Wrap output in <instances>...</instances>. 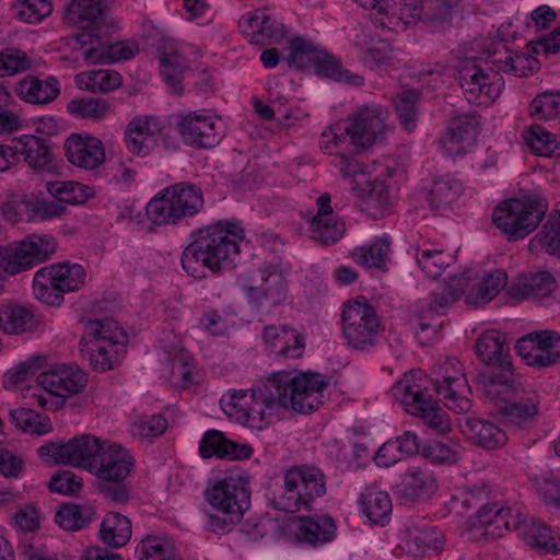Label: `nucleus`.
<instances>
[{
	"mask_svg": "<svg viewBox=\"0 0 560 560\" xmlns=\"http://www.w3.org/2000/svg\"><path fill=\"white\" fill-rule=\"evenodd\" d=\"M328 386L325 375L313 372L293 374L272 373L248 390H232L220 399L221 409L236 421L262 430L278 417L280 410L291 408L299 413H312L323 404V392Z\"/></svg>",
	"mask_w": 560,
	"mask_h": 560,
	"instance_id": "1",
	"label": "nucleus"
},
{
	"mask_svg": "<svg viewBox=\"0 0 560 560\" xmlns=\"http://www.w3.org/2000/svg\"><path fill=\"white\" fill-rule=\"evenodd\" d=\"M243 229L233 222H217L195 230L182 253V267L191 277L201 279L206 270L218 273L232 268L240 255Z\"/></svg>",
	"mask_w": 560,
	"mask_h": 560,
	"instance_id": "2",
	"label": "nucleus"
},
{
	"mask_svg": "<svg viewBox=\"0 0 560 560\" xmlns=\"http://www.w3.org/2000/svg\"><path fill=\"white\" fill-rule=\"evenodd\" d=\"M489 58L495 70L487 71L475 60L464 61L458 70V83L466 100L471 104H489L500 96L504 89L500 71L515 77H526L538 63L532 56L511 51L505 47L489 55Z\"/></svg>",
	"mask_w": 560,
	"mask_h": 560,
	"instance_id": "3",
	"label": "nucleus"
},
{
	"mask_svg": "<svg viewBox=\"0 0 560 560\" xmlns=\"http://www.w3.org/2000/svg\"><path fill=\"white\" fill-rule=\"evenodd\" d=\"M326 493L324 472L313 465L293 466L282 476V485L276 486L269 498L275 510L296 513Z\"/></svg>",
	"mask_w": 560,
	"mask_h": 560,
	"instance_id": "4",
	"label": "nucleus"
},
{
	"mask_svg": "<svg viewBox=\"0 0 560 560\" xmlns=\"http://www.w3.org/2000/svg\"><path fill=\"white\" fill-rule=\"evenodd\" d=\"M126 336L112 318L88 320L80 346L83 357L97 372H107L119 365L126 351Z\"/></svg>",
	"mask_w": 560,
	"mask_h": 560,
	"instance_id": "5",
	"label": "nucleus"
},
{
	"mask_svg": "<svg viewBox=\"0 0 560 560\" xmlns=\"http://www.w3.org/2000/svg\"><path fill=\"white\" fill-rule=\"evenodd\" d=\"M423 376L420 370L404 374L393 386L392 394L407 412L420 418L427 427L438 433L448 432L451 430L448 416L421 383Z\"/></svg>",
	"mask_w": 560,
	"mask_h": 560,
	"instance_id": "6",
	"label": "nucleus"
},
{
	"mask_svg": "<svg viewBox=\"0 0 560 560\" xmlns=\"http://www.w3.org/2000/svg\"><path fill=\"white\" fill-rule=\"evenodd\" d=\"M203 205L200 187L183 182L162 189L148 202L145 211L153 224H176L200 212Z\"/></svg>",
	"mask_w": 560,
	"mask_h": 560,
	"instance_id": "7",
	"label": "nucleus"
},
{
	"mask_svg": "<svg viewBox=\"0 0 560 560\" xmlns=\"http://www.w3.org/2000/svg\"><path fill=\"white\" fill-rule=\"evenodd\" d=\"M37 384L43 393L33 392V404L42 409L58 410L63 407L67 398L82 393L88 385V374L75 363H63L51 366L37 376Z\"/></svg>",
	"mask_w": 560,
	"mask_h": 560,
	"instance_id": "8",
	"label": "nucleus"
},
{
	"mask_svg": "<svg viewBox=\"0 0 560 560\" xmlns=\"http://www.w3.org/2000/svg\"><path fill=\"white\" fill-rule=\"evenodd\" d=\"M341 324L342 337L352 350L369 351L376 346L381 334V319L364 296L345 304Z\"/></svg>",
	"mask_w": 560,
	"mask_h": 560,
	"instance_id": "9",
	"label": "nucleus"
},
{
	"mask_svg": "<svg viewBox=\"0 0 560 560\" xmlns=\"http://www.w3.org/2000/svg\"><path fill=\"white\" fill-rule=\"evenodd\" d=\"M547 205L541 199H511L499 205L492 214L493 224L510 241H517L530 234L542 221Z\"/></svg>",
	"mask_w": 560,
	"mask_h": 560,
	"instance_id": "10",
	"label": "nucleus"
},
{
	"mask_svg": "<svg viewBox=\"0 0 560 560\" xmlns=\"http://www.w3.org/2000/svg\"><path fill=\"white\" fill-rule=\"evenodd\" d=\"M85 270L79 264L63 261L40 268L34 275L35 296L49 305H59L63 294L78 291L85 281Z\"/></svg>",
	"mask_w": 560,
	"mask_h": 560,
	"instance_id": "11",
	"label": "nucleus"
},
{
	"mask_svg": "<svg viewBox=\"0 0 560 560\" xmlns=\"http://www.w3.org/2000/svg\"><path fill=\"white\" fill-rule=\"evenodd\" d=\"M57 241L47 234H31L19 243L0 246V267L10 276L19 275L49 259Z\"/></svg>",
	"mask_w": 560,
	"mask_h": 560,
	"instance_id": "12",
	"label": "nucleus"
},
{
	"mask_svg": "<svg viewBox=\"0 0 560 560\" xmlns=\"http://www.w3.org/2000/svg\"><path fill=\"white\" fill-rule=\"evenodd\" d=\"M107 441L91 434L74 436L65 444L49 443L38 448V455L47 463L82 467L91 472Z\"/></svg>",
	"mask_w": 560,
	"mask_h": 560,
	"instance_id": "13",
	"label": "nucleus"
},
{
	"mask_svg": "<svg viewBox=\"0 0 560 560\" xmlns=\"http://www.w3.org/2000/svg\"><path fill=\"white\" fill-rule=\"evenodd\" d=\"M433 385L445 406L455 412H467L471 408L468 398L470 387L457 359H446L433 369Z\"/></svg>",
	"mask_w": 560,
	"mask_h": 560,
	"instance_id": "14",
	"label": "nucleus"
},
{
	"mask_svg": "<svg viewBox=\"0 0 560 560\" xmlns=\"http://www.w3.org/2000/svg\"><path fill=\"white\" fill-rule=\"evenodd\" d=\"M387 113L380 106L364 105L347 118L345 132L357 149H366L382 142L389 132Z\"/></svg>",
	"mask_w": 560,
	"mask_h": 560,
	"instance_id": "15",
	"label": "nucleus"
},
{
	"mask_svg": "<svg viewBox=\"0 0 560 560\" xmlns=\"http://www.w3.org/2000/svg\"><path fill=\"white\" fill-rule=\"evenodd\" d=\"M207 501L218 512L242 515L249 506L248 482L241 476H229L206 491Z\"/></svg>",
	"mask_w": 560,
	"mask_h": 560,
	"instance_id": "16",
	"label": "nucleus"
},
{
	"mask_svg": "<svg viewBox=\"0 0 560 560\" xmlns=\"http://www.w3.org/2000/svg\"><path fill=\"white\" fill-rule=\"evenodd\" d=\"M528 365L546 368L560 362V334L555 330L529 332L515 346Z\"/></svg>",
	"mask_w": 560,
	"mask_h": 560,
	"instance_id": "17",
	"label": "nucleus"
},
{
	"mask_svg": "<svg viewBox=\"0 0 560 560\" xmlns=\"http://www.w3.org/2000/svg\"><path fill=\"white\" fill-rule=\"evenodd\" d=\"M259 271L260 284L252 285L248 294L258 311L269 313L287 299V287L279 262L264 264Z\"/></svg>",
	"mask_w": 560,
	"mask_h": 560,
	"instance_id": "18",
	"label": "nucleus"
},
{
	"mask_svg": "<svg viewBox=\"0 0 560 560\" xmlns=\"http://www.w3.org/2000/svg\"><path fill=\"white\" fill-rule=\"evenodd\" d=\"M175 128L183 141L197 148H213L220 140L218 121L211 115L190 112L177 116Z\"/></svg>",
	"mask_w": 560,
	"mask_h": 560,
	"instance_id": "19",
	"label": "nucleus"
},
{
	"mask_svg": "<svg viewBox=\"0 0 560 560\" xmlns=\"http://www.w3.org/2000/svg\"><path fill=\"white\" fill-rule=\"evenodd\" d=\"M479 130V118L472 114L457 115L450 119L440 145L450 156H462L474 145Z\"/></svg>",
	"mask_w": 560,
	"mask_h": 560,
	"instance_id": "20",
	"label": "nucleus"
},
{
	"mask_svg": "<svg viewBox=\"0 0 560 560\" xmlns=\"http://www.w3.org/2000/svg\"><path fill=\"white\" fill-rule=\"evenodd\" d=\"M289 530L299 544L318 547L336 538L337 525L327 514L298 516L288 524Z\"/></svg>",
	"mask_w": 560,
	"mask_h": 560,
	"instance_id": "21",
	"label": "nucleus"
},
{
	"mask_svg": "<svg viewBox=\"0 0 560 560\" xmlns=\"http://www.w3.org/2000/svg\"><path fill=\"white\" fill-rule=\"evenodd\" d=\"M133 464V458L126 448L107 441L93 464L91 474L96 476L98 482H119L128 477Z\"/></svg>",
	"mask_w": 560,
	"mask_h": 560,
	"instance_id": "22",
	"label": "nucleus"
},
{
	"mask_svg": "<svg viewBox=\"0 0 560 560\" xmlns=\"http://www.w3.org/2000/svg\"><path fill=\"white\" fill-rule=\"evenodd\" d=\"M240 28L255 45H270L288 34L284 24L267 10H256L240 20Z\"/></svg>",
	"mask_w": 560,
	"mask_h": 560,
	"instance_id": "23",
	"label": "nucleus"
},
{
	"mask_svg": "<svg viewBox=\"0 0 560 560\" xmlns=\"http://www.w3.org/2000/svg\"><path fill=\"white\" fill-rule=\"evenodd\" d=\"M343 131L345 128L339 125L324 130L320 135L319 147L325 153L334 155L331 163L339 167L345 177H355L362 173V167L351 152H346L348 144L351 143Z\"/></svg>",
	"mask_w": 560,
	"mask_h": 560,
	"instance_id": "24",
	"label": "nucleus"
},
{
	"mask_svg": "<svg viewBox=\"0 0 560 560\" xmlns=\"http://www.w3.org/2000/svg\"><path fill=\"white\" fill-rule=\"evenodd\" d=\"M68 161L81 168L94 170L105 161L103 142L92 136L72 133L65 142Z\"/></svg>",
	"mask_w": 560,
	"mask_h": 560,
	"instance_id": "25",
	"label": "nucleus"
},
{
	"mask_svg": "<svg viewBox=\"0 0 560 560\" xmlns=\"http://www.w3.org/2000/svg\"><path fill=\"white\" fill-rule=\"evenodd\" d=\"M477 385L491 400L502 401L504 405L526 392H532L509 370L492 375H478Z\"/></svg>",
	"mask_w": 560,
	"mask_h": 560,
	"instance_id": "26",
	"label": "nucleus"
},
{
	"mask_svg": "<svg viewBox=\"0 0 560 560\" xmlns=\"http://www.w3.org/2000/svg\"><path fill=\"white\" fill-rule=\"evenodd\" d=\"M199 454L202 458L213 456L221 459H245L249 458L253 450L249 445L237 444L225 438L219 430H208L199 442Z\"/></svg>",
	"mask_w": 560,
	"mask_h": 560,
	"instance_id": "27",
	"label": "nucleus"
},
{
	"mask_svg": "<svg viewBox=\"0 0 560 560\" xmlns=\"http://www.w3.org/2000/svg\"><path fill=\"white\" fill-rule=\"evenodd\" d=\"M475 351L483 363L495 365L502 371L510 370L512 365L505 336L500 331L487 330L479 336L475 343Z\"/></svg>",
	"mask_w": 560,
	"mask_h": 560,
	"instance_id": "28",
	"label": "nucleus"
},
{
	"mask_svg": "<svg viewBox=\"0 0 560 560\" xmlns=\"http://www.w3.org/2000/svg\"><path fill=\"white\" fill-rule=\"evenodd\" d=\"M504 420L517 428L524 429L533 425L538 419V395L532 390L509 401L500 408Z\"/></svg>",
	"mask_w": 560,
	"mask_h": 560,
	"instance_id": "29",
	"label": "nucleus"
},
{
	"mask_svg": "<svg viewBox=\"0 0 560 560\" xmlns=\"http://www.w3.org/2000/svg\"><path fill=\"white\" fill-rule=\"evenodd\" d=\"M19 156L35 172L52 170V154L48 141L33 135H23L15 139Z\"/></svg>",
	"mask_w": 560,
	"mask_h": 560,
	"instance_id": "30",
	"label": "nucleus"
},
{
	"mask_svg": "<svg viewBox=\"0 0 560 560\" xmlns=\"http://www.w3.org/2000/svg\"><path fill=\"white\" fill-rule=\"evenodd\" d=\"M38 320L32 306L19 303L0 305V330L7 335H22L36 329Z\"/></svg>",
	"mask_w": 560,
	"mask_h": 560,
	"instance_id": "31",
	"label": "nucleus"
},
{
	"mask_svg": "<svg viewBox=\"0 0 560 560\" xmlns=\"http://www.w3.org/2000/svg\"><path fill=\"white\" fill-rule=\"evenodd\" d=\"M462 429L472 443L487 450L499 448L508 441L504 430L491 421L468 417Z\"/></svg>",
	"mask_w": 560,
	"mask_h": 560,
	"instance_id": "32",
	"label": "nucleus"
},
{
	"mask_svg": "<svg viewBox=\"0 0 560 560\" xmlns=\"http://www.w3.org/2000/svg\"><path fill=\"white\" fill-rule=\"evenodd\" d=\"M104 5L102 0H71L66 9L63 19L81 30H94L101 23Z\"/></svg>",
	"mask_w": 560,
	"mask_h": 560,
	"instance_id": "33",
	"label": "nucleus"
},
{
	"mask_svg": "<svg viewBox=\"0 0 560 560\" xmlns=\"http://www.w3.org/2000/svg\"><path fill=\"white\" fill-rule=\"evenodd\" d=\"M267 351L284 359L301 358V347H285L288 341H296V329L290 325L266 326L261 334Z\"/></svg>",
	"mask_w": 560,
	"mask_h": 560,
	"instance_id": "34",
	"label": "nucleus"
},
{
	"mask_svg": "<svg viewBox=\"0 0 560 560\" xmlns=\"http://www.w3.org/2000/svg\"><path fill=\"white\" fill-rule=\"evenodd\" d=\"M60 93L59 82L50 77L39 80L36 77L27 75L16 86L18 96L32 104H47L52 102Z\"/></svg>",
	"mask_w": 560,
	"mask_h": 560,
	"instance_id": "35",
	"label": "nucleus"
},
{
	"mask_svg": "<svg viewBox=\"0 0 560 560\" xmlns=\"http://www.w3.org/2000/svg\"><path fill=\"white\" fill-rule=\"evenodd\" d=\"M556 288V280L548 271L521 276L510 288L513 298L530 299L548 296Z\"/></svg>",
	"mask_w": 560,
	"mask_h": 560,
	"instance_id": "36",
	"label": "nucleus"
},
{
	"mask_svg": "<svg viewBox=\"0 0 560 560\" xmlns=\"http://www.w3.org/2000/svg\"><path fill=\"white\" fill-rule=\"evenodd\" d=\"M528 247L530 252L545 250L560 257V202L549 213L542 229L530 240Z\"/></svg>",
	"mask_w": 560,
	"mask_h": 560,
	"instance_id": "37",
	"label": "nucleus"
},
{
	"mask_svg": "<svg viewBox=\"0 0 560 560\" xmlns=\"http://www.w3.org/2000/svg\"><path fill=\"white\" fill-rule=\"evenodd\" d=\"M526 544L545 553L560 552V536L548 524L539 518H532L523 530Z\"/></svg>",
	"mask_w": 560,
	"mask_h": 560,
	"instance_id": "38",
	"label": "nucleus"
},
{
	"mask_svg": "<svg viewBox=\"0 0 560 560\" xmlns=\"http://www.w3.org/2000/svg\"><path fill=\"white\" fill-rule=\"evenodd\" d=\"M100 537L112 548L125 546L131 538L130 520L118 512H109L102 521Z\"/></svg>",
	"mask_w": 560,
	"mask_h": 560,
	"instance_id": "39",
	"label": "nucleus"
},
{
	"mask_svg": "<svg viewBox=\"0 0 560 560\" xmlns=\"http://www.w3.org/2000/svg\"><path fill=\"white\" fill-rule=\"evenodd\" d=\"M361 511L373 524L388 522L393 504L387 492L368 489L361 494Z\"/></svg>",
	"mask_w": 560,
	"mask_h": 560,
	"instance_id": "40",
	"label": "nucleus"
},
{
	"mask_svg": "<svg viewBox=\"0 0 560 560\" xmlns=\"http://www.w3.org/2000/svg\"><path fill=\"white\" fill-rule=\"evenodd\" d=\"M390 243L387 238H378L369 245L357 247L352 252L353 260L365 268L387 269Z\"/></svg>",
	"mask_w": 560,
	"mask_h": 560,
	"instance_id": "41",
	"label": "nucleus"
},
{
	"mask_svg": "<svg viewBox=\"0 0 560 560\" xmlns=\"http://www.w3.org/2000/svg\"><path fill=\"white\" fill-rule=\"evenodd\" d=\"M46 189L59 203L80 205L93 196V189L72 180H49Z\"/></svg>",
	"mask_w": 560,
	"mask_h": 560,
	"instance_id": "42",
	"label": "nucleus"
},
{
	"mask_svg": "<svg viewBox=\"0 0 560 560\" xmlns=\"http://www.w3.org/2000/svg\"><path fill=\"white\" fill-rule=\"evenodd\" d=\"M458 0H424L421 2L423 19L433 32L447 27L453 19V9Z\"/></svg>",
	"mask_w": 560,
	"mask_h": 560,
	"instance_id": "43",
	"label": "nucleus"
},
{
	"mask_svg": "<svg viewBox=\"0 0 560 560\" xmlns=\"http://www.w3.org/2000/svg\"><path fill=\"white\" fill-rule=\"evenodd\" d=\"M161 74L174 92L182 90V81L185 71L188 69L187 59L177 50L163 51L159 56Z\"/></svg>",
	"mask_w": 560,
	"mask_h": 560,
	"instance_id": "44",
	"label": "nucleus"
},
{
	"mask_svg": "<svg viewBox=\"0 0 560 560\" xmlns=\"http://www.w3.org/2000/svg\"><path fill=\"white\" fill-rule=\"evenodd\" d=\"M194 359L180 350L170 358L163 368V377L174 386L185 387L192 382Z\"/></svg>",
	"mask_w": 560,
	"mask_h": 560,
	"instance_id": "45",
	"label": "nucleus"
},
{
	"mask_svg": "<svg viewBox=\"0 0 560 560\" xmlns=\"http://www.w3.org/2000/svg\"><path fill=\"white\" fill-rule=\"evenodd\" d=\"M435 487V479L431 472L421 468H411L402 477L400 493L415 500L431 493Z\"/></svg>",
	"mask_w": 560,
	"mask_h": 560,
	"instance_id": "46",
	"label": "nucleus"
},
{
	"mask_svg": "<svg viewBox=\"0 0 560 560\" xmlns=\"http://www.w3.org/2000/svg\"><path fill=\"white\" fill-rule=\"evenodd\" d=\"M413 250L419 268L430 278L440 277L448 266V256L429 243L418 244Z\"/></svg>",
	"mask_w": 560,
	"mask_h": 560,
	"instance_id": "47",
	"label": "nucleus"
},
{
	"mask_svg": "<svg viewBox=\"0 0 560 560\" xmlns=\"http://www.w3.org/2000/svg\"><path fill=\"white\" fill-rule=\"evenodd\" d=\"M122 78L114 70H93L78 75L77 83L81 89L92 93H108L121 85Z\"/></svg>",
	"mask_w": 560,
	"mask_h": 560,
	"instance_id": "48",
	"label": "nucleus"
},
{
	"mask_svg": "<svg viewBox=\"0 0 560 560\" xmlns=\"http://www.w3.org/2000/svg\"><path fill=\"white\" fill-rule=\"evenodd\" d=\"M442 544V536L436 528L424 526L408 532L406 548L409 553L420 557L431 550L438 551Z\"/></svg>",
	"mask_w": 560,
	"mask_h": 560,
	"instance_id": "49",
	"label": "nucleus"
},
{
	"mask_svg": "<svg viewBox=\"0 0 560 560\" xmlns=\"http://www.w3.org/2000/svg\"><path fill=\"white\" fill-rule=\"evenodd\" d=\"M95 520V511L89 505L66 504L55 515V521L66 530H80Z\"/></svg>",
	"mask_w": 560,
	"mask_h": 560,
	"instance_id": "50",
	"label": "nucleus"
},
{
	"mask_svg": "<svg viewBox=\"0 0 560 560\" xmlns=\"http://www.w3.org/2000/svg\"><path fill=\"white\" fill-rule=\"evenodd\" d=\"M508 275L505 271L494 269L490 271L482 281L467 295L470 304H482L491 301L506 285Z\"/></svg>",
	"mask_w": 560,
	"mask_h": 560,
	"instance_id": "51",
	"label": "nucleus"
},
{
	"mask_svg": "<svg viewBox=\"0 0 560 560\" xmlns=\"http://www.w3.org/2000/svg\"><path fill=\"white\" fill-rule=\"evenodd\" d=\"M313 67L317 74L338 82H345L353 86H361L364 83L362 75L351 73L349 70L343 69L337 59L325 52H320V58H317Z\"/></svg>",
	"mask_w": 560,
	"mask_h": 560,
	"instance_id": "52",
	"label": "nucleus"
},
{
	"mask_svg": "<svg viewBox=\"0 0 560 560\" xmlns=\"http://www.w3.org/2000/svg\"><path fill=\"white\" fill-rule=\"evenodd\" d=\"M311 237L325 246L335 244L345 233V222L337 217H313L310 222Z\"/></svg>",
	"mask_w": 560,
	"mask_h": 560,
	"instance_id": "53",
	"label": "nucleus"
},
{
	"mask_svg": "<svg viewBox=\"0 0 560 560\" xmlns=\"http://www.w3.org/2000/svg\"><path fill=\"white\" fill-rule=\"evenodd\" d=\"M421 2L422 0H377V5L369 9L378 13H392L409 25L421 20Z\"/></svg>",
	"mask_w": 560,
	"mask_h": 560,
	"instance_id": "54",
	"label": "nucleus"
},
{
	"mask_svg": "<svg viewBox=\"0 0 560 560\" xmlns=\"http://www.w3.org/2000/svg\"><path fill=\"white\" fill-rule=\"evenodd\" d=\"M81 56L88 65L110 63L109 45L104 44L93 32H82L75 36Z\"/></svg>",
	"mask_w": 560,
	"mask_h": 560,
	"instance_id": "55",
	"label": "nucleus"
},
{
	"mask_svg": "<svg viewBox=\"0 0 560 560\" xmlns=\"http://www.w3.org/2000/svg\"><path fill=\"white\" fill-rule=\"evenodd\" d=\"M420 97L421 94L417 90H407L399 93L394 100L400 125L408 132H412L417 127Z\"/></svg>",
	"mask_w": 560,
	"mask_h": 560,
	"instance_id": "56",
	"label": "nucleus"
},
{
	"mask_svg": "<svg viewBox=\"0 0 560 560\" xmlns=\"http://www.w3.org/2000/svg\"><path fill=\"white\" fill-rule=\"evenodd\" d=\"M11 421L21 430L37 435H43L52 430L50 419L35 412L32 409L16 408L9 412Z\"/></svg>",
	"mask_w": 560,
	"mask_h": 560,
	"instance_id": "57",
	"label": "nucleus"
},
{
	"mask_svg": "<svg viewBox=\"0 0 560 560\" xmlns=\"http://www.w3.org/2000/svg\"><path fill=\"white\" fill-rule=\"evenodd\" d=\"M523 140L538 155L552 156L559 150L556 136L539 125H532L524 130Z\"/></svg>",
	"mask_w": 560,
	"mask_h": 560,
	"instance_id": "58",
	"label": "nucleus"
},
{
	"mask_svg": "<svg viewBox=\"0 0 560 560\" xmlns=\"http://www.w3.org/2000/svg\"><path fill=\"white\" fill-rule=\"evenodd\" d=\"M140 560H174L175 546L167 537L148 536L137 547Z\"/></svg>",
	"mask_w": 560,
	"mask_h": 560,
	"instance_id": "59",
	"label": "nucleus"
},
{
	"mask_svg": "<svg viewBox=\"0 0 560 560\" xmlns=\"http://www.w3.org/2000/svg\"><path fill=\"white\" fill-rule=\"evenodd\" d=\"M463 185L452 177H442L434 180L429 194L430 203L435 207H444L454 202L462 194Z\"/></svg>",
	"mask_w": 560,
	"mask_h": 560,
	"instance_id": "60",
	"label": "nucleus"
},
{
	"mask_svg": "<svg viewBox=\"0 0 560 560\" xmlns=\"http://www.w3.org/2000/svg\"><path fill=\"white\" fill-rule=\"evenodd\" d=\"M466 282L462 278L453 277L450 283L440 287L431 293L430 311L440 313L448 305L455 303L464 293Z\"/></svg>",
	"mask_w": 560,
	"mask_h": 560,
	"instance_id": "61",
	"label": "nucleus"
},
{
	"mask_svg": "<svg viewBox=\"0 0 560 560\" xmlns=\"http://www.w3.org/2000/svg\"><path fill=\"white\" fill-rule=\"evenodd\" d=\"M108 110V103L103 98L82 97L72 100L67 105V112L81 119H101Z\"/></svg>",
	"mask_w": 560,
	"mask_h": 560,
	"instance_id": "62",
	"label": "nucleus"
},
{
	"mask_svg": "<svg viewBox=\"0 0 560 560\" xmlns=\"http://www.w3.org/2000/svg\"><path fill=\"white\" fill-rule=\"evenodd\" d=\"M11 9L15 16L26 23H38L52 11L50 0H16Z\"/></svg>",
	"mask_w": 560,
	"mask_h": 560,
	"instance_id": "63",
	"label": "nucleus"
},
{
	"mask_svg": "<svg viewBox=\"0 0 560 560\" xmlns=\"http://www.w3.org/2000/svg\"><path fill=\"white\" fill-rule=\"evenodd\" d=\"M529 480L546 504L560 509V479L558 477L552 472H545L533 475Z\"/></svg>",
	"mask_w": 560,
	"mask_h": 560,
	"instance_id": "64",
	"label": "nucleus"
}]
</instances>
